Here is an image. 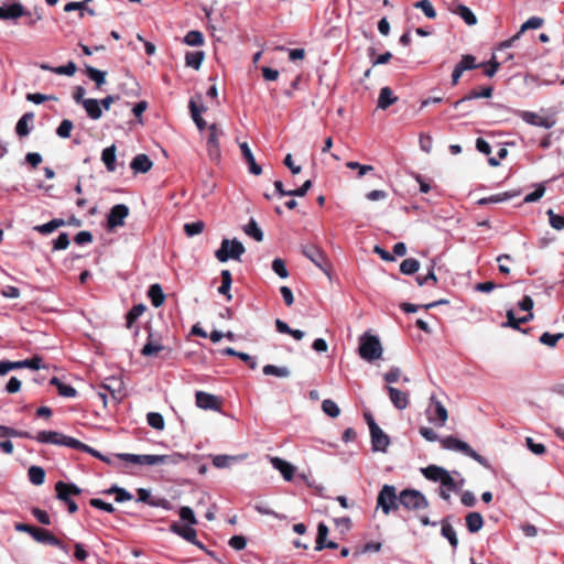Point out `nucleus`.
Segmentation results:
<instances>
[{
	"mask_svg": "<svg viewBox=\"0 0 564 564\" xmlns=\"http://www.w3.org/2000/svg\"><path fill=\"white\" fill-rule=\"evenodd\" d=\"M36 441L42 444H53V445H59V446H67L70 448L79 449L85 453L90 454L91 456L100 459L101 462L115 466V460L117 459L115 456H107L98 452L97 449L82 443L80 441L64 435L63 433L56 432V431H40V433L36 436Z\"/></svg>",
	"mask_w": 564,
	"mask_h": 564,
	"instance_id": "obj_1",
	"label": "nucleus"
},
{
	"mask_svg": "<svg viewBox=\"0 0 564 564\" xmlns=\"http://www.w3.org/2000/svg\"><path fill=\"white\" fill-rule=\"evenodd\" d=\"M359 356L367 361L380 359L383 352L379 338L371 334H364L359 338Z\"/></svg>",
	"mask_w": 564,
	"mask_h": 564,
	"instance_id": "obj_2",
	"label": "nucleus"
},
{
	"mask_svg": "<svg viewBox=\"0 0 564 564\" xmlns=\"http://www.w3.org/2000/svg\"><path fill=\"white\" fill-rule=\"evenodd\" d=\"M401 492L397 494L393 485H383L377 497V507L388 516L392 511H397L400 507Z\"/></svg>",
	"mask_w": 564,
	"mask_h": 564,
	"instance_id": "obj_3",
	"label": "nucleus"
},
{
	"mask_svg": "<svg viewBox=\"0 0 564 564\" xmlns=\"http://www.w3.org/2000/svg\"><path fill=\"white\" fill-rule=\"evenodd\" d=\"M440 443L444 449L459 452L465 456L473 458L480 465L488 466L486 458L479 455L464 441H460L454 436H446L440 440Z\"/></svg>",
	"mask_w": 564,
	"mask_h": 564,
	"instance_id": "obj_4",
	"label": "nucleus"
},
{
	"mask_svg": "<svg viewBox=\"0 0 564 564\" xmlns=\"http://www.w3.org/2000/svg\"><path fill=\"white\" fill-rule=\"evenodd\" d=\"M400 506L408 511L417 512L429 507L426 497L416 489H403L401 491Z\"/></svg>",
	"mask_w": 564,
	"mask_h": 564,
	"instance_id": "obj_5",
	"label": "nucleus"
},
{
	"mask_svg": "<svg viewBox=\"0 0 564 564\" xmlns=\"http://www.w3.org/2000/svg\"><path fill=\"white\" fill-rule=\"evenodd\" d=\"M245 246L237 239H224L220 248L215 252L218 261L226 262L229 259L240 260V257L245 253Z\"/></svg>",
	"mask_w": 564,
	"mask_h": 564,
	"instance_id": "obj_6",
	"label": "nucleus"
},
{
	"mask_svg": "<svg viewBox=\"0 0 564 564\" xmlns=\"http://www.w3.org/2000/svg\"><path fill=\"white\" fill-rule=\"evenodd\" d=\"M302 253L319 268L327 276H330L332 264L325 252L315 245L302 247Z\"/></svg>",
	"mask_w": 564,
	"mask_h": 564,
	"instance_id": "obj_7",
	"label": "nucleus"
},
{
	"mask_svg": "<svg viewBox=\"0 0 564 564\" xmlns=\"http://www.w3.org/2000/svg\"><path fill=\"white\" fill-rule=\"evenodd\" d=\"M224 132L216 123H212L207 128L206 148L210 160L218 161L220 159V143L219 139Z\"/></svg>",
	"mask_w": 564,
	"mask_h": 564,
	"instance_id": "obj_8",
	"label": "nucleus"
},
{
	"mask_svg": "<svg viewBox=\"0 0 564 564\" xmlns=\"http://www.w3.org/2000/svg\"><path fill=\"white\" fill-rule=\"evenodd\" d=\"M15 530L29 533L36 542L44 544H56V536L48 530L35 528L25 523H18Z\"/></svg>",
	"mask_w": 564,
	"mask_h": 564,
	"instance_id": "obj_9",
	"label": "nucleus"
},
{
	"mask_svg": "<svg viewBox=\"0 0 564 564\" xmlns=\"http://www.w3.org/2000/svg\"><path fill=\"white\" fill-rule=\"evenodd\" d=\"M369 429L372 451L382 453L387 452V448L390 445L389 435L380 429V425H369Z\"/></svg>",
	"mask_w": 564,
	"mask_h": 564,
	"instance_id": "obj_10",
	"label": "nucleus"
},
{
	"mask_svg": "<svg viewBox=\"0 0 564 564\" xmlns=\"http://www.w3.org/2000/svg\"><path fill=\"white\" fill-rule=\"evenodd\" d=\"M129 215V208L124 204L115 205L107 217V227L108 229H113L119 226L124 225V219Z\"/></svg>",
	"mask_w": 564,
	"mask_h": 564,
	"instance_id": "obj_11",
	"label": "nucleus"
},
{
	"mask_svg": "<svg viewBox=\"0 0 564 564\" xmlns=\"http://www.w3.org/2000/svg\"><path fill=\"white\" fill-rule=\"evenodd\" d=\"M24 15H31V12L19 2L0 6V20H17Z\"/></svg>",
	"mask_w": 564,
	"mask_h": 564,
	"instance_id": "obj_12",
	"label": "nucleus"
},
{
	"mask_svg": "<svg viewBox=\"0 0 564 564\" xmlns=\"http://www.w3.org/2000/svg\"><path fill=\"white\" fill-rule=\"evenodd\" d=\"M426 416L429 421L445 422L448 417L446 408L434 397H431L430 404L426 408Z\"/></svg>",
	"mask_w": 564,
	"mask_h": 564,
	"instance_id": "obj_13",
	"label": "nucleus"
},
{
	"mask_svg": "<svg viewBox=\"0 0 564 564\" xmlns=\"http://www.w3.org/2000/svg\"><path fill=\"white\" fill-rule=\"evenodd\" d=\"M269 459L272 467L281 473L284 480L291 481L293 479L295 467L291 463L280 457H269Z\"/></svg>",
	"mask_w": 564,
	"mask_h": 564,
	"instance_id": "obj_14",
	"label": "nucleus"
},
{
	"mask_svg": "<svg viewBox=\"0 0 564 564\" xmlns=\"http://www.w3.org/2000/svg\"><path fill=\"white\" fill-rule=\"evenodd\" d=\"M170 531L183 538L187 542L198 544L196 530L192 528V525H181L177 522H173L170 525Z\"/></svg>",
	"mask_w": 564,
	"mask_h": 564,
	"instance_id": "obj_15",
	"label": "nucleus"
},
{
	"mask_svg": "<svg viewBox=\"0 0 564 564\" xmlns=\"http://www.w3.org/2000/svg\"><path fill=\"white\" fill-rule=\"evenodd\" d=\"M196 404L197 406L205 410H216L219 408L220 401L217 397L209 394L204 391L196 392Z\"/></svg>",
	"mask_w": 564,
	"mask_h": 564,
	"instance_id": "obj_16",
	"label": "nucleus"
},
{
	"mask_svg": "<svg viewBox=\"0 0 564 564\" xmlns=\"http://www.w3.org/2000/svg\"><path fill=\"white\" fill-rule=\"evenodd\" d=\"M327 535H328V527L325 523L321 522L317 527V538H316V546H315L316 551H321L325 547H328V549H337L338 547V544L334 541L326 542Z\"/></svg>",
	"mask_w": 564,
	"mask_h": 564,
	"instance_id": "obj_17",
	"label": "nucleus"
},
{
	"mask_svg": "<svg viewBox=\"0 0 564 564\" xmlns=\"http://www.w3.org/2000/svg\"><path fill=\"white\" fill-rule=\"evenodd\" d=\"M494 88L491 86H485L480 88L471 89L466 96L460 98L459 100L454 102V107L457 108L460 104L466 100L477 99V98H490L492 96Z\"/></svg>",
	"mask_w": 564,
	"mask_h": 564,
	"instance_id": "obj_18",
	"label": "nucleus"
},
{
	"mask_svg": "<svg viewBox=\"0 0 564 564\" xmlns=\"http://www.w3.org/2000/svg\"><path fill=\"white\" fill-rule=\"evenodd\" d=\"M64 490H65V482L57 481L55 484L56 498L58 500L63 501L67 506L69 513H75L78 510L77 503Z\"/></svg>",
	"mask_w": 564,
	"mask_h": 564,
	"instance_id": "obj_19",
	"label": "nucleus"
},
{
	"mask_svg": "<svg viewBox=\"0 0 564 564\" xmlns=\"http://www.w3.org/2000/svg\"><path fill=\"white\" fill-rule=\"evenodd\" d=\"M239 147H240L241 154H242L243 159L246 160V162L249 165L250 173H252L254 175H260L262 173V167L259 164H257L248 143L242 142V143H240Z\"/></svg>",
	"mask_w": 564,
	"mask_h": 564,
	"instance_id": "obj_20",
	"label": "nucleus"
},
{
	"mask_svg": "<svg viewBox=\"0 0 564 564\" xmlns=\"http://www.w3.org/2000/svg\"><path fill=\"white\" fill-rule=\"evenodd\" d=\"M421 473L427 480L440 482L447 475L448 470L437 465H429L422 468Z\"/></svg>",
	"mask_w": 564,
	"mask_h": 564,
	"instance_id": "obj_21",
	"label": "nucleus"
},
{
	"mask_svg": "<svg viewBox=\"0 0 564 564\" xmlns=\"http://www.w3.org/2000/svg\"><path fill=\"white\" fill-rule=\"evenodd\" d=\"M397 100L398 97L394 96L392 89L386 86L380 89L377 107L382 110H386L390 106H392Z\"/></svg>",
	"mask_w": 564,
	"mask_h": 564,
	"instance_id": "obj_22",
	"label": "nucleus"
},
{
	"mask_svg": "<svg viewBox=\"0 0 564 564\" xmlns=\"http://www.w3.org/2000/svg\"><path fill=\"white\" fill-rule=\"evenodd\" d=\"M152 165V161L145 154H138L130 163L131 169L135 173H147L151 170Z\"/></svg>",
	"mask_w": 564,
	"mask_h": 564,
	"instance_id": "obj_23",
	"label": "nucleus"
},
{
	"mask_svg": "<svg viewBox=\"0 0 564 564\" xmlns=\"http://www.w3.org/2000/svg\"><path fill=\"white\" fill-rule=\"evenodd\" d=\"M387 389L389 392L390 400L394 404V406L400 410L405 409L409 403L408 394L393 387H388Z\"/></svg>",
	"mask_w": 564,
	"mask_h": 564,
	"instance_id": "obj_24",
	"label": "nucleus"
},
{
	"mask_svg": "<svg viewBox=\"0 0 564 564\" xmlns=\"http://www.w3.org/2000/svg\"><path fill=\"white\" fill-rule=\"evenodd\" d=\"M83 107L87 112V116L93 120H98L102 116V110L99 104V100L94 98H88L83 101Z\"/></svg>",
	"mask_w": 564,
	"mask_h": 564,
	"instance_id": "obj_25",
	"label": "nucleus"
},
{
	"mask_svg": "<svg viewBox=\"0 0 564 564\" xmlns=\"http://www.w3.org/2000/svg\"><path fill=\"white\" fill-rule=\"evenodd\" d=\"M441 534L449 542L451 546L455 551L458 546L457 534L453 525L446 520H442Z\"/></svg>",
	"mask_w": 564,
	"mask_h": 564,
	"instance_id": "obj_26",
	"label": "nucleus"
},
{
	"mask_svg": "<svg viewBox=\"0 0 564 564\" xmlns=\"http://www.w3.org/2000/svg\"><path fill=\"white\" fill-rule=\"evenodd\" d=\"M101 161L104 162L108 172L116 171V145L115 144L102 150Z\"/></svg>",
	"mask_w": 564,
	"mask_h": 564,
	"instance_id": "obj_27",
	"label": "nucleus"
},
{
	"mask_svg": "<svg viewBox=\"0 0 564 564\" xmlns=\"http://www.w3.org/2000/svg\"><path fill=\"white\" fill-rule=\"evenodd\" d=\"M148 296L154 307H160L165 301V295L160 284L155 283L149 288Z\"/></svg>",
	"mask_w": 564,
	"mask_h": 564,
	"instance_id": "obj_28",
	"label": "nucleus"
},
{
	"mask_svg": "<svg viewBox=\"0 0 564 564\" xmlns=\"http://www.w3.org/2000/svg\"><path fill=\"white\" fill-rule=\"evenodd\" d=\"M465 520L470 533H477L484 525V519L479 512H469Z\"/></svg>",
	"mask_w": 564,
	"mask_h": 564,
	"instance_id": "obj_29",
	"label": "nucleus"
},
{
	"mask_svg": "<svg viewBox=\"0 0 564 564\" xmlns=\"http://www.w3.org/2000/svg\"><path fill=\"white\" fill-rule=\"evenodd\" d=\"M33 118L32 112H26L19 119L15 126V132L19 137H26L30 133L29 124L33 121Z\"/></svg>",
	"mask_w": 564,
	"mask_h": 564,
	"instance_id": "obj_30",
	"label": "nucleus"
},
{
	"mask_svg": "<svg viewBox=\"0 0 564 564\" xmlns=\"http://www.w3.org/2000/svg\"><path fill=\"white\" fill-rule=\"evenodd\" d=\"M66 225V221L62 218H55V219H52L51 221L46 223V224H43V225H37L35 226L33 229L42 235H48L51 232H53L54 230L58 229L59 227H63Z\"/></svg>",
	"mask_w": 564,
	"mask_h": 564,
	"instance_id": "obj_31",
	"label": "nucleus"
},
{
	"mask_svg": "<svg viewBox=\"0 0 564 564\" xmlns=\"http://www.w3.org/2000/svg\"><path fill=\"white\" fill-rule=\"evenodd\" d=\"M452 12L459 15L468 25H475L477 23L476 15L468 7L464 4H458L455 9L452 10Z\"/></svg>",
	"mask_w": 564,
	"mask_h": 564,
	"instance_id": "obj_32",
	"label": "nucleus"
},
{
	"mask_svg": "<svg viewBox=\"0 0 564 564\" xmlns=\"http://www.w3.org/2000/svg\"><path fill=\"white\" fill-rule=\"evenodd\" d=\"M50 383L52 386H55L57 388V391H58V394L62 395V397H65V398H74L77 393V391L75 390V388H73L72 386L69 384H66L64 382H62L58 378L56 377H53L51 380H50Z\"/></svg>",
	"mask_w": 564,
	"mask_h": 564,
	"instance_id": "obj_33",
	"label": "nucleus"
},
{
	"mask_svg": "<svg viewBox=\"0 0 564 564\" xmlns=\"http://www.w3.org/2000/svg\"><path fill=\"white\" fill-rule=\"evenodd\" d=\"M204 58L205 53L203 51L187 52L185 55V64L194 69H199Z\"/></svg>",
	"mask_w": 564,
	"mask_h": 564,
	"instance_id": "obj_34",
	"label": "nucleus"
},
{
	"mask_svg": "<svg viewBox=\"0 0 564 564\" xmlns=\"http://www.w3.org/2000/svg\"><path fill=\"white\" fill-rule=\"evenodd\" d=\"M42 357L35 355L30 359L13 361V367L14 369L30 368L33 370H37L42 367Z\"/></svg>",
	"mask_w": 564,
	"mask_h": 564,
	"instance_id": "obj_35",
	"label": "nucleus"
},
{
	"mask_svg": "<svg viewBox=\"0 0 564 564\" xmlns=\"http://www.w3.org/2000/svg\"><path fill=\"white\" fill-rule=\"evenodd\" d=\"M243 231L246 235L252 237L258 242H261L264 238L262 230L253 218H251L249 223L243 227Z\"/></svg>",
	"mask_w": 564,
	"mask_h": 564,
	"instance_id": "obj_36",
	"label": "nucleus"
},
{
	"mask_svg": "<svg viewBox=\"0 0 564 564\" xmlns=\"http://www.w3.org/2000/svg\"><path fill=\"white\" fill-rule=\"evenodd\" d=\"M167 460H169V456H166V455L144 454V455H140L139 465L154 466V465L165 464Z\"/></svg>",
	"mask_w": 564,
	"mask_h": 564,
	"instance_id": "obj_37",
	"label": "nucleus"
},
{
	"mask_svg": "<svg viewBox=\"0 0 564 564\" xmlns=\"http://www.w3.org/2000/svg\"><path fill=\"white\" fill-rule=\"evenodd\" d=\"M165 350V347L152 340V335L149 336L147 344L141 349V354L145 357L158 355L160 351Z\"/></svg>",
	"mask_w": 564,
	"mask_h": 564,
	"instance_id": "obj_38",
	"label": "nucleus"
},
{
	"mask_svg": "<svg viewBox=\"0 0 564 564\" xmlns=\"http://www.w3.org/2000/svg\"><path fill=\"white\" fill-rule=\"evenodd\" d=\"M28 476L30 481L36 486L42 485L45 480V471L40 466H31L29 468Z\"/></svg>",
	"mask_w": 564,
	"mask_h": 564,
	"instance_id": "obj_39",
	"label": "nucleus"
},
{
	"mask_svg": "<svg viewBox=\"0 0 564 564\" xmlns=\"http://www.w3.org/2000/svg\"><path fill=\"white\" fill-rule=\"evenodd\" d=\"M463 72L476 69L482 66V64L476 63V57L470 54L462 56L460 61L456 64Z\"/></svg>",
	"mask_w": 564,
	"mask_h": 564,
	"instance_id": "obj_40",
	"label": "nucleus"
},
{
	"mask_svg": "<svg viewBox=\"0 0 564 564\" xmlns=\"http://www.w3.org/2000/svg\"><path fill=\"white\" fill-rule=\"evenodd\" d=\"M86 74L96 83L97 88H100L106 83V73L93 66H86Z\"/></svg>",
	"mask_w": 564,
	"mask_h": 564,
	"instance_id": "obj_41",
	"label": "nucleus"
},
{
	"mask_svg": "<svg viewBox=\"0 0 564 564\" xmlns=\"http://www.w3.org/2000/svg\"><path fill=\"white\" fill-rule=\"evenodd\" d=\"M42 68L43 69H48V70H52L54 72L55 74H58V75H67V76H73L75 73H76V64L74 62H68V64L66 65H63V66H58V67H50L47 65H42Z\"/></svg>",
	"mask_w": 564,
	"mask_h": 564,
	"instance_id": "obj_42",
	"label": "nucleus"
},
{
	"mask_svg": "<svg viewBox=\"0 0 564 564\" xmlns=\"http://www.w3.org/2000/svg\"><path fill=\"white\" fill-rule=\"evenodd\" d=\"M145 307L142 304L134 305L126 315V325L131 328L135 321L143 314Z\"/></svg>",
	"mask_w": 564,
	"mask_h": 564,
	"instance_id": "obj_43",
	"label": "nucleus"
},
{
	"mask_svg": "<svg viewBox=\"0 0 564 564\" xmlns=\"http://www.w3.org/2000/svg\"><path fill=\"white\" fill-rule=\"evenodd\" d=\"M420 269V262L414 258L404 259L400 264L403 274L411 275Z\"/></svg>",
	"mask_w": 564,
	"mask_h": 564,
	"instance_id": "obj_44",
	"label": "nucleus"
},
{
	"mask_svg": "<svg viewBox=\"0 0 564 564\" xmlns=\"http://www.w3.org/2000/svg\"><path fill=\"white\" fill-rule=\"evenodd\" d=\"M265 376H275L280 378H285L290 375V371L285 367H278L274 365H265L262 369Z\"/></svg>",
	"mask_w": 564,
	"mask_h": 564,
	"instance_id": "obj_45",
	"label": "nucleus"
},
{
	"mask_svg": "<svg viewBox=\"0 0 564 564\" xmlns=\"http://www.w3.org/2000/svg\"><path fill=\"white\" fill-rule=\"evenodd\" d=\"M184 43L191 46H199L204 44V35L200 31H189L184 37Z\"/></svg>",
	"mask_w": 564,
	"mask_h": 564,
	"instance_id": "obj_46",
	"label": "nucleus"
},
{
	"mask_svg": "<svg viewBox=\"0 0 564 564\" xmlns=\"http://www.w3.org/2000/svg\"><path fill=\"white\" fill-rule=\"evenodd\" d=\"M205 223L202 220H197L194 223H186L184 225V232L187 237H193L199 235L204 231Z\"/></svg>",
	"mask_w": 564,
	"mask_h": 564,
	"instance_id": "obj_47",
	"label": "nucleus"
},
{
	"mask_svg": "<svg viewBox=\"0 0 564 564\" xmlns=\"http://www.w3.org/2000/svg\"><path fill=\"white\" fill-rule=\"evenodd\" d=\"M414 8L421 9L429 19L436 18V11L430 0H420L413 4Z\"/></svg>",
	"mask_w": 564,
	"mask_h": 564,
	"instance_id": "obj_48",
	"label": "nucleus"
},
{
	"mask_svg": "<svg viewBox=\"0 0 564 564\" xmlns=\"http://www.w3.org/2000/svg\"><path fill=\"white\" fill-rule=\"evenodd\" d=\"M563 337V333L551 334L549 332H545L540 336V343L549 347H555L558 340L562 339Z\"/></svg>",
	"mask_w": 564,
	"mask_h": 564,
	"instance_id": "obj_49",
	"label": "nucleus"
},
{
	"mask_svg": "<svg viewBox=\"0 0 564 564\" xmlns=\"http://www.w3.org/2000/svg\"><path fill=\"white\" fill-rule=\"evenodd\" d=\"M322 410L332 419L337 417L340 413V409L338 408V405L333 400L329 399L323 401Z\"/></svg>",
	"mask_w": 564,
	"mask_h": 564,
	"instance_id": "obj_50",
	"label": "nucleus"
},
{
	"mask_svg": "<svg viewBox=\"0 0 564 564\" xmlns=\"http://www.w3.org/2000/svg\"><path fill=\"white\" fill-rule=\"evenodd\" d=\"M237 456H230V455H216L213 458V464L217 468H226L229 467L232 462H237Z\"/></svg>",
	"mask_w": 564,
	"mask_h": 564,
	"instance_id": "obj_51",
	"label": "nucleus"
},
{
	"mask_svg": "<svg viewBox=\"0 0 564 564\" xmlns=\"http://www.w3.org/2000/svg\"><path fill=\"white\" fill-rule=\"evenodd\" d=\"M544 20L540 17H531L520 28L519 33L522 34L527 30H535L543 25Z\"/></svg>",
	"mask_w": 564,
	"mask_h": 564,
	"instance_id": "obj_52",
	"label": "nucleus"
},
{
	"mask_svg": "<svg viewBox=\"0 0 564 564\" xmlns=\"http://www.w3.org/2000/svg\"><path fill=\"white\" fill-rule=\"evenodd\" d=\"M546 215L549 216V221L552 228L556 230L564 229V216L555 214L552 209H549L546 212Z\"/></svg>",
	"mask_w": 564,
	"mask_h": 564,
	"instance_id": "obj_53",
	"label": "nucleus"
},
{
	"mask_svg": "<svg viewBox=\"0 0 564 564\" xmlns=\"http://www.w3.org/2000/svg\"><path fill=\"white\" fill-rule=\"evenodd\" d=\"M74 128L73 122L69 119H64L56 129V133L59 138L66 139L70 137V132Z\"/></svg>",
	"mask_w": 564,
	"mask_h": 564,
	"instance_id": "obj_54",
	"label": "nucleus"
},
{
	"mask_svg": "<svg viewBox=\"0 0 564 564\" xmlns=\"http://www.w3.org/2000/svg\"><path fill=\"white\" fill-rule=\"evenodd\" d=\"M525 444L529 451H531L534 455H543L546 452L545 446L542 443H538L533 437H527Z\"/></svg>",
	"mask_w": 564,
	"mask_h": 564,
	"instance_id": "obj_55",
	"label": "nucleus"
},
{
	"mask_svg": "<svg viewBox=\"0 0 564 564\" xmlns=\"http://www.w3.org/2000/svg\"><path fill=\"white\" fill-rule=\"evenodd\" d=\"M513 195L506 192V193H502V194H496V195H491L489 197H485V198H481L478 200V204L479 205H486V204H489V203H500V202H503V200H507L509 198H511Z\"/></svg>",
	"mask_w": 564,
	"mask_h": 564,
	"instance_id": "obj_56",
	"label": "nucleus"
},
{
	"mask_svg": "<svg viewBox=\"0 0 564 564\" xmlns=\"http://www.w3.org/2000/svg\"><path fill=\"white\" fill-rule=\"evenodd\" d=\"M69 246V237L68 234L62 232L59 236L53 240V251L65 250Z\"/></svg>",
	"mask_w": 564,
	"mask_h": 564,
	"instance_id": "obj_57",
	"label": "nucleus"
},
{
	"mask_svg": "<svg viewBox=\"0 0 564 564\" xmlns=\"http://www.w3.org/2000/svg\"><path fill=\"white\" fill-rule=\"evenodd\" d=\"M506 317L507 322L502 324L503 327H510L516 330H522L520 327L522 323L519 322V317H516L514 312L512 310L507 311Z\"/></svg>",
	"mask_w": 564,
	"mask_h": 564,
	"instance_id": "obj_58",
	"label": "nucleus"
},
{
	"mask_svg": "<svg viewBox=\"0 0 564 564\" xmlns=\"http://www.w3.org/2000/svg\"><path fill=\"white\" fill-rule=\"evenodd\" d=\"M272 270L282 279H285L289 276L288 269L285 267L284 260L276 258L272 262Z\"/></svg>",
	"mask_w": 564,
	"mask_h": 564,
	"instance_id": "obj_59",
	"label": "nucleus"
},
{
	"mask_svg": "<svg viewBox=\"0 0 564 564\" xmlns=\"http://www.w3.org/2000/svg\"><path fill=\"white\" fill-rule=\"evenodd\" d=\"M180 518L183 521H186L189 525H194L197 523V519L194 514V511L189 507H181L180 509Z\"/></svg>",
	"mask_w": 564,
	"mask_h": 564,
	"instance_id": "obj_60",
	"label": "nucleus"
},
{
	"mask_svg": "<svg viewBox=\"0 0 564 564\" xmlns=\"http://www.w3.org/2000/svg\"><path fill=\"white\" fill-rule=\"evenodd\" d=\"M441 487L447 490H452L453 492H457L460 489V486L456 484L455 479L451 476L449 471L443 479L440 481Z\"/></svg>",
	"mask_w": 564,
	"mask_h": 564,
	"instance_id": "obj_61",
	"label": "nucleus"
},
{
	"mask_svg": "<svg viewBox=\"0 0 564 564\" xmlns=\"http://www.w3.org/2000/svg\"><path fill=\"white\" fill-rule=\"evenodd\" d=\"M346 166L350 170L358 171V177H362L366 173L373 171L372 165H364L355 161H349L346 163Z\"/></svg>",
	"mask_w": 564,
	"mask_h": 564,
	"instance_id": "obj_62",
	"label": "nucleus"
},
{
	"mask_svg": "<svg viewBox=\"0 0 564 564\" xmlns=\"http://www.w3.org/2000/svg\"><path fill=\"white\" fill-rule=\"evenodd\" d=\"M90 506L96 508V509H99V510H102L105 512H108V513H112L115 511V508L111 503L109 502H106L99 498H93L90 501H89Z\"/></svg>",
	"mask_w": 564,
	"mask_h": 564,
	"instance_id": "obj_63",
	"label": "nucleus"
},
{
	"mask_svg": "<svg viewBox=\"0 0 564 564\" xmlns=\"http://www.w3.org/2000/svg\"><path fill=\"white\" fill-rule=\"evenodd\" d=\"M420 434L429 442H436L440 440H442L437 433L432 429V427H429V426H422L420 429Z\"/></svg>",
	"mask_w": 564,
	"mask_h": 564,
	"instance_id": "obj_64",
	"label": "nucleus"
}]
</instances>
